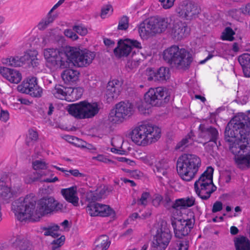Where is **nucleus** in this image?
<instances>
[{"label": "nucleus", "instance_id": "f257e3e1", "mask_svg": "<svg viewBox=\"0 0 250 250\" xmlns=\"http://www.w3.org/2000/svg\"><path fill=\"white\" fill-rule=\"evenodd\" d=\"M248 116L234 117L227 125L225 139L229 143L230 151L235 155L237 166L242 169L250 167V130Z\"/></svg>", "mask_w": 250, "mask_h": 250}, {"label": "nucleus", "instance_id": "f03ea898", "mask_svg": "<svg viewBox=\"0 0 250 250\" xmlns=\"http://www.w3.org/2000/svg\"><path fill=\"white\" fill-rule=\"evenodd\" d=\"M36 205L34 197L27 195L15 200L12 204V210L21 221H37L46 214L61 211L63 208V205L52 197L42 198L38 201L36 208Z\"/></svg>", "mask_w": 250, "mask_h": 250}, {"label": "nucleus", "instance_id": "7ed1b4c3", "mask_svg": "<svg viewBox=\"0 0 250 250\" xmlns=\"http://www.w3.org/2000/svg\"><path fill=\"white\" fill-rule=\"evenodd\" d=\"M163 59L172 67L183 71L189 69L193 60L192 55L188 51L176 45L164 50Z\"/></svg>", "mask_w": 250, "mask_h": 250}, {"label": "nucleus", "instance_id": "20e7f679", "mask_svg": "<svg viewBox=\"0 0 250 250\" xmlns=\"http://www.w3.org/2000/svg\"><path fill=\"white\" fill-rule=\"evenodd\" d=\"M201 166L200 158L195 154L189 153L180 156L176 163L178 175L182 180L187 182L195 178Z\"/></svg>", "mask_w": 250, "mask_h": 250}, {"label": "nucleus", "instance_id": "39448f33", "mask_svg": "<svg viewBox=\"0 0 250 250\" xmlns=\"http://www.w3.org/2000/svg\"><path fill=\"white\" fill-rule=\"evenodd\" d=\"M161 130L157 126L144 122L132 130V141L138 145L146 146L157 141L161 136Z\"/></svg>", "mask_w": 250, "mask_h": 250}, {"label": "nucleus", "instance_id": "423d86ee", "mask_svg": "<svg viewBox=\"0 0 250 250\" xmlns=\"http://www.w3.org/2000/svg\"><path fill=\"white\" fill-rule=\"evenodd\" d=\"M213 168L208 167L194 183V189L196 194L202 200L209 198L211 194L216 190L213 183Z\"/></svg>", "mask_w": 250, "mask_h": 250}, {"label": "nucleus", "instance_id": "0eeeda50", "mask_svg": "<svg viewBox=\"0 0 250 250\" xmlns=\"http://www.w3.org/2000/svg\"><path fill=\"white\" fill-rule=\"evenodd\" d=\"M68 47L65 49L61 48H49L43 50V56L47 64L55 69H64L69 65L67 57Z\"/></svg>", "mask_w": 250, "mask_h": 250}, {"label": "nucleus", "instance_id": "6e6552de", "mask_svg": "<svg viewBox=\"0 0 250 250\" xmlns=\"http://www.w3.org/2000/svg\"><path fill=\"white\" fill-rule=\"evenodd\" d=\"M99 109L97 103L83 101L69 105L67 111L70 115L78 119H86L95 116L98 113Z\"/></svg>", "mask_w": 250, "mask_h": 250}, {"label": "nucleus", "instance_id": "1a4fd4ad", "mask_svg": "<svg viewBox=\"0 0 250 250\" xmlns=\"http://www.w3.org/2000/svg\"><path fill=\"white\" fill-rule=\"evenodd\" d=\"M68 61L78 67H86L89 65L95 58V55L87 50H81L79 48L68 47Z\"/></svg>", "mask_w": 250, "mask_h": 250}, {"label": "nucleus", "instance_id": "9d476101", "mask_svg": "<svg viewBox=\"0 0 250 250\" xmlns=\"http://www.w3.org/2000/svg\"><path fill=\"white\" fill-rule=\"evenodd\" d=\"M170 99L168 91L163 87L150 88L144 95L146 102L152 106H162L167 103Z\"/></svg>", "mask_w": 250, "mask_h": 250}, {"label": "nucleus", "instance_id": "9b49d317", "mask_svg": "<svg viewBox=\"0 0 250 250\" xmlns=\"http://www.w3.org/2000/svg\"><path fill=\"white\" fill-rule=\"evenodd\" d=\"M133 112V105L129 102H121L116 104V108L111 111L109 120L113 124L122 123L131 116Z\"/></svg>", "mask_w": 250, "mask_h": 250}, {"label": "nucleus", "instance_id": "f8f14e48", "mask_svg": "<svg viewBox=\"0 0 250 250\" xmlns=\"http://www.w3.org/2000/svg\"><path fill=\"white\" fill-rule=\"evenodd\" d=\"M171 225L174 229L175 236L176 238L182 239L187 236L193 228L195 219L194 216L190 219H177L172 217L171 219Z\"/></svg>", "mask_w": 250, "mask_h": 250}, {"label": "nucleus", "instance_id": "ddd939ff", "mask_svg": "<svg viewBox=\"0 0 250 250\" xmlns=\"http://www.w3.org/2000/svg\"><path fill=\"white\" fill-rule=\"evenodd\" d=\"M172 238L170 230L162 226L157 229L153 237L151 245V250H165Z\"/></svg>", "mask_w": 250, "mask_h": 250}, {"label": "nucleus", "instance_id": "4468645a", "mask_svg": "<svg viewBox=\"0 0 250 250\" xmlns=\"http://www.w3.org/2000/svg\"><path fill=\"white\" fill-rule=\"evenodd\" d=\"M200 11L196 4L188 0L181 2L176 9V12L178 16L186 20L195 19L199 14Z\"/></svg>", "mask_w": 250, "mask_h": 250}, {"label": "nucleus", "instance_id": "2eb2a0df", "mask_svg": "<svg viewBox=\"0 0 250 250\" xmlns=\"http://www.w3.org/2000/svg\"><path fill=\"white\" fill-rule=\"evenodd\" d=\"M17 89L21 93L34 97H40L42 94V89L38 85L37 79L35 77L27 78L18 86Z\"/></svg>", "mask_w": 250, "mask_h": 250}, {"label": "nucleus", "instance_id": "dca6fc26", "mask_svg": "<svg viewBox=\"0 0 250 250\" xmlns=\"http://www.w3.org/2000/svg\"><path fill=\"white\" fill-rule=\"evenodd\" d=\"M134 48H141L140 42L136 40L127 39L124 41H118V46L114 49L115 54L119 57H126L132 54V56L135 53L133 50Z\"/></svg>", "mask_w": 250, "mask_h": 250}, {"label": "nucleus", "instance_id": "f3484780", "mask_svg": "<svg viewBox=\"0 0 250 250\" xmlns=\"http://www.w3.org/2000/svg\"><path fill=\"white\" fill-rule=\"evenodd\" d=\"M13 182L11 187L0 188V198L4 204L9 203L21 191V180L15 179Z\"/></svg>", "mask_w": 250, "mask_h": 250}, {"label": "nucleus", "instance_id": "a211bd4d", "mask_svg": "<svg viewBox=\"0 0 250 250\" xmlns=\"http://www.w3.org/2000/svg\"><path fill=\"white\" fill-rule=\"evenodd\" d=\"M86 211L91 216H114L115 212L109 206L98 203H91L86 207Z\"/></svg>", "mask_w": 250, "mask_h": 250}, {"label": "nucleus", "instance_id": "6ab92c4d", "mask_svg": "<svg viewBox=\"0 0 250 250\" xmlns=\"http://www.w3.org/2000/svg\"><path fill=\"white\" fill-rule=\"evenodd\" d=\"M121 86L122 83L116 79L108 82L105 95L107 103H112L118 98L121 91Z\"/></svg>", "mask_w": 250, "mask_h": 250}, {"label": "nucleus", "instance_id": "aec40b11", "mask_svg": "<svg viewBox=\"0 0 250 250\" xmlns=\"http://www.w3.org/2000/svg\"><path fill=\"white\" fill-rule=\"evenodd\" d=\"M199 129L200 130L199 135L200 138L204 139L207 142H212L217 146V141L219 139V135L216 128L201 124Z\"/></svg>", "mask_w": 250, "mask_h": 250}, {"label": "nucleus", "instance_id": "412c9836", "mask_svg": "<svg viewBox=\"0 0 250 250\" xmlns=\"http://www.w3.org/2000/svg\"><path fill=\"white\" fill-rule=\"evenodd\" d=\"M0 74L13 83H18L22 79L21 74L19 71L6 67H0Z\"/></svg>", "mask_w": 250, "mask_h": 250}, {"label": "nucleus", "instance_id": "4be33fe9", "mask_svg": "<svg viewBox=\"0 0 250 250\" xmlns=\"http://www.w3.org/2000/svg\"><path fill=\"white\" fill-rule=\"evenodd\" d=\"M172 29L171 35L176 40H181L186 37L189 32V28L185 23L180 21L174 22Z\"/></svg>", "mask_w": 250, "mask_h": 250}, {"label": "nucleus", "instance_id": "5701e85b", "mask_svg": "<svg viewBox=\"0 0 250 250\" xmlns=\"http://www.w3.org/2000/svg\"><path fill=\"white\" fill-rule=\"evenodd\" d=\"M153 171L160 179H162L163 176L168 178L170 168L167 161L165 159L156 161Z\"/></svg>", "mask_w": 250, "mask_h": 250}, {"label": "nucleus", "instance_id": "b1692460", "mask_svg": "<svg viewBox=\"0 0 250 250\" xmlns=\"http://www.w3.org/2000/svg\"><path fill=\"white\" fill-rule=\"evenodd\" d=\"M151 19L146 20L141 23L138 28V32L142 39H147L155 35L154 26Z\"/></svg>", "mask_w": 250, "mask_h": 250}, {"label": "nucleus", "instance_id": "393cba45", "mask_svg": "<svg viewBox=\"0 0 250 250\" xmlns=\"http://www.w3.org/2000/svg\"><path fill=\"white\" fill-rule=\"evenodd\" d=\"M150 19L152 22L153 26H154L155 35L165 31L169 24V20L167 18L151 17Z\"/></svg>", "mask_w": 250, "mask_h": 250}, {"label": "nucleus", "instance_id": "a878e982", "mask_svg": "<svg viewBox=\"0 0 250 250\" xmlns=\"http://www.w3.org/2000/svg\"><path fill=\"white\" fill-rule=\"evenodd\" d=\"M61 192L67 202L72 203L75 206H78L79 198L77 196V187L76 186L62 189Z\"/></svg>", "mask_w": 250, "mask_h": 250}, {"label": "nucleus", "instance_id": "bb28decb", "mask_svg": "<svg viewBox=\"0 0 250 250\" xmlns=\"http://www.w3.org/2000/svg\"><path fill=\"white\" fill-rule=\"evenodd\" d=\"M51 93L56 98L68 101L69 87L61 84H56L51 91Z\"/></svg>", "mask_w": 250, "mask_h": 250}, {"label": "nucleus", "instance_id": "cd10ccee", "mask_svg": "<svg viewBox=\"0 0 250 250\" xmlns=\"http://www.w3.org/2000/svg\"><path fill=\"white\" fill-rule=\"evenodd\" d=\"M80 73L73 69H66L61 74L62 78L65 83L71 84L77 81Z\"/></svg>", "mask_w": 250, "mask_h": 250}, {"label": "nucleus", "instance_id": "c85d7f7f", "mask_svg": "<svg viewBox=\"0 0 250 250\" xmlns=\"http://www.w3.org/2000/svg\"><path fill=\"white\" fill-rule=\"evenodd\" d=\"M245 77H250V54L245 53L238 58Z\"/></svg>", "mask_w": 250, "mask_h": 250}, {"label": "nucleus", "instance_id": "c756f323", "mask_svg": "<svg viewBox=\"0 0 250 250\" xmlns=\"http://www.w3.org/2000/svg\"><path fill=\"white\" fill-rule=\"evenodd\" d=\"M236 250H250V241L246 237L241 236L234 240Z\"/></svg>", "mask_w": 250, "mask_h": 250}, {"label": "nucleus", "instance_id": "7c9ffc66", "mask_svg": "<svg viewBox=\"0 0 250 250\" xmlns=\"http://www.w3.org/2000/svg\"><path fill=\"white\" fill-rule=\"evenodd\" d=\"M13 245L19 250H31L32 246L28 240L24 238L23 236H18Z\"/></svg>", "mask_w": 250, "mask_h": 250}, {"label": "nucleus", "instance_id": "2f4dec72", "mask_svg": "<svg viewBox=\"0 0 250 250\" xmlns=\"http://www.w3.org/2000/svg\"><path fill=\"white\" fill-rule=\"evenodd\" d=\"M193 133L191 131L184 138L179 142L175 147V149L183 151L185 149L192 145L193 142Z\"/></svg>", "mask_w": 250, "mask_h": 250}, {"label": "nucleus", "instance_id": "473e14b6", "mask_svg": "<svg viewBox=\"0 0 250 250\" xmlns=\"http://www.w3.org/2000/svg\"><path fill=\"white\" fill-rule=\"evenodd\" d=\"M29 57L28 55H24L20 58L19 57H11L7 59L4 63L12 67L20 66L26 63V60H28Z\"/></svg>", "mask_w": 250, "mask_h": 250}, {"label": "nucleus", "instance_id": "72a5a7b5", "mask_svg": "<svg viewBox=\"0 0 250 250\" xmlns=\"http://www.w3.org/2000/svg\"><path fill=\"white\" fill-rule=\"evenodd\" d=\"M15 179H20V178L15 174L7 175L5 173L2 174L0 177V188L11 187Z\"/></svg>", "mask_w": 250, "mask_h": 250}, {"label": "nucleus", "instance_id": "f704fd0d", "mask_svg": "<svg viewBox=\"0 0 250 250\" xmlns=\"http://www.w3.org/2000/svg\"><path fill=\"white\" fill-rule=\"evenodd\" d=\"M195 199L192 197L180 198L176 200V206L178 207V210L185 208L190 207L195 204Z\"/></svg>", "mask_w": 250, "mask_h": 250}, {"label": "nucleus", "instance_id": "c9c22d12", "mask_svg": "<svg viewBox=\"0 0 250 250\" xmlns=\"http://www.w3.org/2000/svg\"><path fill=\"white\" fill-rule=\"evenodd\" d=\"M157 81L163 82L168 79L170 77L169 69L167 67H161L156 71Z\"/></svg>", "mask_w": 250, "mask_h": 250}, {"label": "nucleus", "instance_id": "e433bc0d", "mask_svg": "<svg viewBox=\"0 0 250 250\" xmlns=\"http://www.w3.org/2000/svg\"><path fill=\"white\" fill-rule=\"evenodd\" d=\"M60 227L57 225H52L47 227H44L42 229L44 231V235L51 236L53 238L58 237L60 234L58 233Z\"/></svg>", "mask_w": 250, "mask_h": 250}, {"label": "nucleus", "instance_id": "4c0bfd02", "mask_svg": "<svg viewBox=\"0 0 250 250\" xmlns=\"http://www.w3.org/2000/svg\"><path fill=\"white\" fill-rule=\"evenodd\" d=\"M56 16L52 15L51 13L48 12L47 16L39 22L38 25V28L40 30H43L46 28L50 23H52L55 20Z\"/></svg>", "mask_w": 250, "mask_h": 250}, {"label": "nucleus", "instance_id": "58836bf2", "mask_svg": "<svg viewBox=\"0 0 250 250\" xmlns=\"http://www.w3.org/2000/svg\"><path fill=\"white\" fill-rule=\"evenodd\" d=\"M56 16L52 15L51 13L48 12L47 16L39 22L38 25V28L40 30H43L46 28L50 23H52L55 20Z\"/></svg>", "mask_w": 250, "mask_h": 250}, {"label": "nucleus", "instance_id": "ea45409f", "mask_svg": "<svg viewBox=\"0 0 250 250\" xmlns=\"http://www.w3.org/2000/svg\"><path fill=\"white\" fill-rule=\"evenodd\" d=\"M108 239V237L106 235L100 236L95 241L96 247L102 248V250H107L110 245V241Z\"/></svg>", "mask_w": 250, "mask_h": 250}, {"label": "nucleus", "instance_id": "a19ab883", "mask_svg": "<svg viewBox=\"0 0 250 250\" xmlns=\"http://www.w3.org/2000/svg\"><path fill=\"white\" fill-rule=\"evenodd\" d=\"M83 92V89L82 87H79L73 88L69 87L68 97H70L71 99H69L68 101H74L81 98Z\"/></svg>", "mask_w": 250, "mask_h": 250}, {"label": "nucleus", "instance_id": "79ce46f5", "mask_svg": "<svg viewBox=\"0 0 250 250\" xmlns=\"http://www.w3.org/2000/svg\"><path fill=\"white\" fill-rule=\"evenodd\" d=\"M173 198L169 194H166L163 201V204L164 207L167 209L172 208L175 210H178V207H176V205H176V200L173 202Z\"/></svg>", "mask_w": 250, "mask_h": 250}, {"label": "nucleus", "instance_id": "37998d69", "mask_svg": "<svg viewBox=\"0 0 250 250\" xmlns=\"http://www.w3.org/2000/svg\"><path fill=\"white\" fill-rule=\"evenodd\" d=\"M106 193L104 186L98 188L91 195V199L92 201L98 200L102 198L103 196Z\"/></svg>", "mask_w": 250, "mask_h": 250}, {"label": "nucleus", "instance_id": "c03bdc74", "mask_svg": "<svg viewBox=\"0 0 250 250\" xmlns=\"http://www.w3.org/2000/svg\"><path fill=\"white\" fill-rule=\"evenodd\" d=\"M234 34L235 32L230 27H227L222 33L221 39L224 41H232L234 40L233 35Z\"/></svg>", "mask_w": 250, "mask_h": 250}, {"label": "nucleus", "instance_id": "a18cd8bd", "mask_svg": "<svg viewBox=\"0 0 250 250\" xmlns=\"http://www.w3.org/2000/svg\"><path fill=\"white\" fill-rule=\"evenodd\" d=\"M44 175V173L34 172L33 173L26 176L24 178V181L26 183L30 184L37 181L38 179Z\"/></svg>", "mask_w": 250, "mask_h": 250}, {"label": "nucleus", "instance_id": "49530a36", "mask_svg": "<svg viewBox=\"0 0 250 250\" xmlns=\"http://www.w3.org/2000/svg\"><path fill=\"white\" fill-rule=\"evenodd\" d=\"M38 139V134L37 131L33 129L29 130V135L26 139V144L28 146L32 145V143L36 142Z\"/></svg>", "mask_w": 250, "mask_h": 250}, {"label": "nucleus", "instance_id": "de8ad7c7", "mask_svg": "<svg viewBox=\"0 0 250 250\" xmlns=\"http://www.w3.org/2000/svg\"><path fill=\"white\" fill-rule=\"evenodd\" d=\"M129 19L126 16H124L119 20L118 29L122 30H126L129 25Z\"/></svg>", "mask_w": 250, "mask_h": 250}, {"label": "nucleus", "instance_id": "09e8293b", "mask_svg": "<svg viewBox=\"0 0 250 250\" xmlns=\"http://www.w3.org/2000/svg\"><path fill=\"white\" fill-rule=\"evenodd\" d=\"M150 197V194L148 192H143L141 197L138 199L137 204L139 206H143L146 207L147 205V199Z\"/></svg>", "mask_w": 250, "mask_h": 250}, {"label": "nucleus", "instance_id": "8fccbe9b", "mask_svg": "<svg viewBox=\"0 0 250 250\" xmlns=\"http://www.w3.org/2000/svg\"><path fill=\"white\" fill-rule=\"evenodd\" d=\"M33 167L35 170L45 169L47 168V164L43 160H37L32 162Z\"/></svg>", "mask_w": 250, "mask_h": 250}, {"label": "nucleus", "instance_id": "3c124183", "mask_svg": "<svg viewBox=\"0 0 250 250\" xmlns=\"http://www.w3.org/2000/svg\"><path fill=\"white\" fill-rule=\"evenodd\" d=\"M24 55H28L30 57L28 60H26V62L30 63L33 67H36L39 65L38 60L36 58V56H34L36 55V52H33L32 55L29 53H26Z\"/></svg>", "mask_w": 250, "mask_h": 250}, {"label": "nucleus", "instance_id": "603ef678", "mask_svg": "<svg viewBox=\"0 0 250 250\" xmlns=\"http://www.w3.org/2000/svg\"><path fill=\"white\" fill-rule=\"evenodd\" d=\"M73 30L81 36H85L87 33V28L82 24L74 26Z\"/></svg>", "mask_w": 250, "mask_h": 250}, {"label": "nucleus", "instance_id": "864d4df0", "mask_svg": "<svg viewBox=\"0 0 250 250\" xmlns=\"http://www.w3.org/2000/svg\"><path fill=\"white\" fill-rule=\"evenodd\" d=\"M146 73L147 76V80L149 81H157L154 78H156V71H155L151 68H147L146 70Z\"/></svg>", "mask_w": 250, "mask_h": 250}, {"label": "nucleus", "instance_id": "5fc2aeb1", "mask_svg": "<svg viewBox=\"0 0 250 250\" xmlns=\"http://www.w3.org/2000/svg\"><path fill=\"white\" fill-rule=\"evenodd\" d=\"M159 1L164 9H167L172 7L175 0H159Z\"/></svg>", "mask_w": 250, "mask_h": 250}, {"label": "nucleus", "instance_id": "6e6d98bb", "mask_svg": "<svg viewBox=\"0 0 250 250\" xmlns=\"http://www.w3.org/2000/svg\"><path fill=\"white\" fill-rule=\"evenodd\" d=\"M64 34L65 36L73 41L77 40L79 38L78 35L70 29L65 30L64 31Z\"/></svg>", "mask_w": 250, "mask_h": 250}, {"label": "nucleus", "instance_id": "4d7b16f0", "mask_svg": "<svg viewBox=\"0 0 250 250\" xmlns=\"http://www.w3.org/2000/svg\"><path fill=\"white\" fill-rule=\"evenodd\" d=\"M223 208V204L221 201H216L213 205L212 212L215 213L221 211Z\"/></svg>", "mask_w": 250, "mask_h": 250}, {"label": "nucleus", "instance_id": "13d9d810", "mask_svg": "<svg viewBox=\"0 0 250 250\" xmlns=\"http://www.w3.org/2000/svg\"><path fill=\"white\" fill-rule=\"evenodd\" d=\"M111 10L113 11L112 7L110 5H107L104 7L101 10V17L102 18L104 19L106 17V15L108 14L109 11Z\"/></svg>", "mask_w": 250, "mask_h": 250}, {"label": "nucleus", "instance_id": "bf43d9fd", "mask_svg": "<svg viewBox=\"0 0 250 250\" xmlns=\"http://www.w3.org/2000/svg\"><path fill=\"white\" fill-rule=\"evenodd\" d=\"M163 197L159 194L155 195V198L152 200V203L155 207H158L161 202L163 201Z\"/></svg>", "mask_w": 250, "mask_h": 250}, {"label": "nucleus", "instance_id": "052dcab7", "mask_svg": "<svg viewBox=\"0 0 250 250\" xmlns=\"http://www.w3.org/2000/svg\"><path fill=\"white\" fill-rule=\"evenodd\" d=\"M64 240V236H61L59 238L53 240L52 244L53 245H57L58 246L57 247L59 248L63 244Z\"/></svg>", "mask_w": 250, "mask_h": 250}, {"label": "nucleus", "instance_id": "680f3d73", "mask_svg": "<svg viewBox=\"0 0 250 250\" xmlns=\"http://www.w3.org/2000/svg\"><path fill=\"white\" fill-rule=\"evenodd\" d=\"M67 172H69L70 174L76 177H84L85 175L83 173H80L78 169H70L67 171Z\"/></svg>", "mask_w": 250, "mask_h": 250}, {"label": "nucleus", "instance_id": "e2e57ef3", "mask_svg": "<svg viewBox=\"0 0 250 250\" xmlns=\"http://www.w3.org/2000/svg\"><path fill=\"white\" fill-rule=\"evenodd\" d=\"M9 119V113L7 111L1 110L0 115V120L6 122Z\"/></svg>", "mask_w": 250, "mask_h": 250}, {"label": "nucleus", "instance_id": "0e129e2a", "mask_svg": "<svg viewBox=\"0 0 250 250\" xmlns=\"http://www.w3.org/2000/svg\"><path fill=\"white\" fill-rule=\"evenodd\" d=\"M142 173L139 170H135L130 171V176L134 178H139Z\"/></svg>", "mask_w": 250, "mask_h": 250}, {"label": "nucleus", "instance_id": "69168bd1", "mask_svg": "<svg viewBox=\"0 0 250 250\" xmlns=\"http://www.w3.org/2000/svg\"><path fill=\"white\" fill-rule=\"evenodd\" d=\"M241 10L243 14L250 15V3L246 4L245 7H242Z\"/></svg>", "mask_w": 250, "mask_h": 250}, {"label": "nucleus", "instance_id": "338daca9", "mask_svg": "<svg viewBox=\"0 0 250 250\" xmlns=\"http://www.w3.org/2000/svg\"><path fill=\"white\" fill-rule=\"evenodd\" d=\"M120 161L123 162H125L130 166H134L135 165V162L133 161L130 160L125 157L120 158Z\"/></svg>", "mask_w": 250, "mask_h": 250}, {"label": "nucleus", "instance_id": "774afa93", "mask_svg": "<svg viewBox=\"0 0 250 250\" xmlns=\"http://www.w3.org/2000/svg\"><path fill=\"white\" fill-rule=\"evenodd\" d=\"M104 42L105 45L108 47H112L115 44V42L109 39H104Z\"/></svg>", "mask_w": 250, "mask_h": 250}]
</instances>
